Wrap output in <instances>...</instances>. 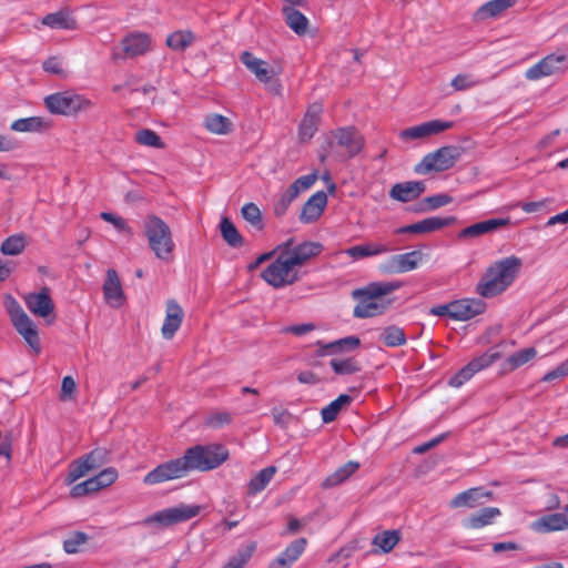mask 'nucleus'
<instances>
[{
    "mask_svg": "<svg viewBox=\"0 0 568 568\" xmlns=\"http://www.w3.org/2000/svg\"><path fill=\"white\" fill-rule=\"evenodd\" d=\"M327 204V195L324 191L314 193L303 205L300 220L303 223H312L320 219Z\"/></svg>",
    "mask_w": 568,
    "mask_h": 568,
    "instance_id": "nucleus-29",
    "label": "nucleus"
},
{
    "mask_svg": "<svg viewBox=\"0 0 568 568\" xmlns=\"http://www.w3.org/2000/svg\"><path fill=\"white\" fill-rule=\"evenodd\" d=\"M361 345V339L357 336L351 335L344 338L336 339L323 346L325 354H338L343 352L354 351Z\"/></svg>",
    "mask_w": 568,
    "mask_h": 568,
    "instance_id": "nucleus-42",
    "label": "nucleus"
},
{
    "mask_svg": "<svg viewBox=\"0 0 568 568\" xmlns=\"http://www.w3.org/2000/svg\"><path fill=\"white\" fill-rule=\"evenodd\" d=\"M221 234L224 241L232 247H240L243 245V237L235 227V225L227 219L223 217L220 224Z\"/></svg>",
    "mask_w": 568,
    "mask_h": 568,
    "instance_id": "nucleus-46",
    "label": "nucleus"
},
{
    "mask_svg": "<svg viewBox=\"0 0 568 568\" xmlns=\"http://www.w3.org/2000/svg\"><path fill=\"white\" fill-rule=\"evenodd\" d=\"M277 250H283L287 256L294 262L300 268L308 260L317 256L323 251V245L318 242H303L293 246V240L290 239L286 242L277 246Z\"/></svg>",
    "mask_w": 568,
    "mask_h": 568,
    "instance_id": "nucleus-13",
    "label": "nucleus"
},
{
    "mask_svg": "<svg viewBox=\"0 0 568 568\" xmlns=\"http://www.w3.org/2000/svg\"><path fill=\"white\" fill-rule=\"evenodd\" d=\"M116 478L118 471L113 467L105 468L87 480L74 485L70 490V495L74 498L83 497L112 485Z\"/></svg>",
    "mask_w": 568,
    "mask_h": 568,
    "instance_id": "nucleus-12",
    "label": "nucleus"
},
{
    "mask_svg": "<svg viewBox=\"0 0 568 568\" xmlns=\"http://www.w3.org/2000/svg\"><path fill=\"white\" fill-rule=\"evenodd\" d=\"M320 112L321 108L317 105H313L305 113L298 128V135L301 141H310L316 133L320 121Z\"/></svg>",
    "mask_w": 568,
    "mask_h": 568,
    "instance_id": "nucleus-33",
    "label": "nucleus"
},
{
    "mask_svg": "<svg viewBox=\"0 0 568 568\" xmlns=\"http://www.w3.org/2000/svg\"><path fill=\"white\" fill-rule=\"evenodd\" d=\"M275 473H276V467H274V466H268V467L262 469L261 471H258L251 479V481L248 484V490H247L248 494L255 495V494L262 491L267 486L270 480L273 478Z\"/></svg>",
    "mask_w": 568,
    "mask_h": 568,
    "instance_id": "nucleus-45",
    "label": "nucleus"
},
{
    "mask_svg": "<svg viewBox=\"0 0 568 568\" xmlns=\"http://www.w3.org/2000/svg\"><path fill=\"white\" fill-rule=\"evenodd\" d=\"M475 374L476 373L473 372V368L469 366V364H467L449 378L448 385L452 387H460L466 382H468Z\"/></svg>",
    "mask_w": 568,
    "mask_h": 568,
    "instance_id": "nucleus-58",
    "label": "nucleus"
},
{
    "mask_svg": "<svg viewBox=\"0 0 568 568\" xmlns=\"http://www.w3.org/2000/svg\"><path fill=\"white\" fill-rule=\"evenodd\" d=\"M462 155V149L456 145L443 146L435 152L426 154L415 166L418 174H427L432 171L442 172L455 165Z\"/></svg>",
    "mask_w": 568,
    "mask_h": 568,
    "instance_id": "nucleus-8",
    "label": "nucleus"
},
{
    "mask_svg": "<svg viewBox=\"0 0 568 568\" xmlns=\"http://www.w3.org/2000/svg\"><path fill=\"white\" fill-rule=\"evenodd\" d=\"M537 355V349L535 347H527L519 349L514 353L506 359V366L508 371H515L524 364L528 363Z\"/></svg>",
    "mask_w": 568,
    "mask_h": 568,
    "instance_id": "nucleus-47",
    "label": "nucleus"
},
{
    "mask_svg": "<svg viewBox=\"0 0 568 568\" xmlns=\"http://www.w3.org/2000/svg\"><path fill=\"white\" fill-rule=\"evenodd\" d=\"M402 286L400 282H373L363 288L353 292L357 300L353 315L356 318H369L382 315L390 305L392 301H384L383 297L395 292Z\"/></svg>",
    "mask_w": 568,
    "mask_h": 568,
    "instance_id": "nucleus-2",
    "label": "nucleus"
},
{
    "mask_svg": "<svg viewBox=\"0 0 568 568\" xmlns=\"http://www.w3.org/2000/svg\"><path fill=\"white\" fill-rule=\"evenodd\" d=\"M256 549V544L251 542L244 549H241L229 559L222 568H243L253 556Z\"/></svg>",
    "mask_w": 568,
    "mask_h": 568,
    "instance_id": "nucleus-50",
    "label": "nucleus"
},
{
    "mask_svg": "<svg viewBox=\"0 0 568 568\" xmlns=\"http://www.w3.org/2000/svg\"><path fill=\"white\" fill-rule=\"evenodd\" d=\"M510 224L509 217L490 219L471 224L458 233V239H475Z\"/></svg>",
    "mask_w": 568,
    "mask_h": 568,
    "instance_id": "nucleus-26",
    "label": "nucleus"
},
{
    "mask_svg": "<svg viewBox=\"0 0 568 568\" xmlns=\"http://www.w3.org/2000/svg\"><path fill=\"white\" fill-rule=\"evenodd\" d=\"M184 317L183 308L175 300L166 302V314L161 328L162 335L165 339H171L179 331Z\"/></svg>",
    "mask_w": 568,
    "mask_h": 568,
    "instance_id": "nucleus-25",
    "label": "nucleus"
},
{
    "mask_svg": "<svg viewBox=\"0 0 568 568\" xmlns=\"http://www.w3.org/2000/svg\"><path fill=\"white\" fill-rule=\"evenodd\" d=\"M329 365L337 375H352L362 371L361 363L353 356L332 358Z\"/></svg>",
    "mask_w": 568,
    "mask_h": 568,
    "instance_id": "nucleus-39",
    "label": "nucleus"
},
{
    "mask_svg": "<svg viewBox=\"0 0 568 568\" xmlns=\"http://www.w3.org/2000/svg\"><path fill=\"white\" fill-rule=\"evenodd\" d=\"M100 217L103 221L111 223L119 232H124L128 235L133 234L132 227L128 224V222L123 217L115 215L113 213H110V212H102L100 214Z\"/></svg>",
    "mask_w": 568,
    "mask_h": 568,
    "instance_id": "nucleus-56",
    "label": "nucleus"
},
{
    "mask_svg": "<svg viewBox=\"0 0 568 568\" xmlns=\"http://www.w3.org/2000/svg\"><path fill=\"white\" fill-rule=\"evenodd\" d=\"M501 515L497 507H486L479 511L469 515L463 520L462 525L465 529H480L483 527L493 525L495 519Z\"/></svg>",
    "mask_w": 568,
    "mask_h": 568,
    "instance_id": "nucleus-31",
    "label": "nucleus"
},
{
    "mask_svg": "<svg viewBox=\"0 0 568 568\" xmlns=\"http://www.w3.org/2000/svg\"><path fill=\"white\" fill-rule=\"evenodd\" d=\"M423 261V253L420 251H410L403 254L390 256L384 265V270L388 273H406L416 270Z\"/></svg>",
    "mask_w": 568,
    "mask_h": 568,
    "instance_id": "nucleus-19",
    "label": "nucleus"
},
{
    "mask_svg": "<svg viewBox=\"0 0 568 568\" xmlns=\"http://www.w3.org/2000/svg\"><path fill=\"white\" fill-rule=\"evenodd\" d=\"M75 382L71 376H64L61 384V394L60 399L65 400L71 398L72 394L75 390Z\"/></svg>",
    "mask_w": 568,
    "mask_h": 568,
    "instance_id": "nucleus-63",
    "label": "nucleus"
},
{
    "mask_svg": "<svg viewBox=\"0 0 568 568\" xmlns=\"http://www.w3.org/2000/svg\"><path fill=\"white\" fill-rule=\"evenodd\" d=\"M338 146L345 149L348 158L357 155L364 146V138L354 128H341L333 133Z\"/></svg>",
    "mask_w": 568,
    "mask_h": 568,
    "instance_id": "nucleus-22",
    "label": "nucleus"
},
{
    "mask_svg": "<svg viewBox=\"0 0 568 568\" xmlns=\"http://www.w3.org/2000/svg\"><path fill=\"white\" fill-rule=\"evenodd\" d=\"M12 325L17 332L23 337L27 344L38 354L40 352V339L38 328L33 321L28 316L23 308L12 301L9 308Z\"/></svg>",
    "mask_w": 568,
    "mask_h": 568,
    "instance_id": "nucleus-9",
    "label": "nucleus"
},
{
    "mask_svg": "<svg viewBox=\"0 0 568 568\" xmlns=\"http://www.w3.org/2000/svg\"><path fill=\"white\" fill-rule=\"evenodd\" d=\"M229 457V450L222 444L195 445L173 462H226Z\"/></svg>",
    "mask_w": 568,
    "mask_h": 568,
    "instance_id": "nucleus-11",
    "label": "nucleus"
},
{
    "mask_svg": "<svg viewBox=\"0 0 568 568\" xmlns=\"http://www.w3.org/2000/svg\"><path fill=\"white\" fill-rule=\"evenodd\" d=\"M361 464H343L333 474L328 475L322 483V488L328 489L341 485L352 477Z\"/></svg>",
    "mask_w": 568,
    "mask_h": 568,
    "instance_id": "nucleus-37",
    "label": "nucleus"
},
{
    "mask_svg": "<svg viewBox=\"0 0 568 568\" xmlns=\"http://www.w3.org/2000/svg\"><path fill=\"white\" fill-rule=\"evenodd\" d=\"M204 126L211 133L225 135L231 132L232 122L224 115L209 114L205 116Z\"/></svg>",
    "mask_w": 568,
    "mask_h": 568,
    "instance_id": "nucleus-40",
    "label": "nucleus"
},
{
    "mask_svg": "<svg viewBox=\"0 0 568 568\" xmlns=\"http://www.w3.org/2000/svg\"><path fill=\"white\" fill-rule=\"evenodd\" d=\"M379 339L387 347H398L406 344V334L403 328L396 325L386 326L379 336Z\"/></svg>",
    "mask_w": 568,
    "mask_h": 568,
    "instance_id": "nucleus-41",
    "label": "nucleus"
},
{
    "mask_svg": "<svg viewBox=\"0 0 568 568\" xmlns=\"http://www.w3.org/2000/svg\"><path fill=\"white\" fill-rule=\"evenodd\" d=\"M42 23L52 29L61 30H75L78 27L77 20L64 10L47 14L42 19Z\"/></svg>",
    "mask_w": 568,
    "mask_h": 568,
    "instance_id": "nucleus-36",
    "label": "nucleus"
},
{
    "mask_svg": "<svg viewBox=\"0 0 568 568\" xmlns=\"http://www.w3.org/2000/svg\"><path fill=\"white\" fill-rule=\"evenodd\" d=\"M26 247V239L22 234H14L7 237L0 247V251L4 255H18Z\"/></svg>",
    "mask_w": 568,
    "mask_h": 568,
    "instance_id": "nucleus-49",
    "label": "nucleus"
},
{
    "mask_svg": "<svg viewBox=\"0 0 568 568\" xmlns=\"http://www.w3.org/2000/svg\"><path fill=\"white\" fill-rule=\"evenodd\" d=\"M123 55L121 58H135L145 54L151 48V38L143 32H132L125 36L122 41Z\"/></svg>",
    "mask_w": 568,
    "mask_h": 568,
    "instance_id": "nucleus-23",
    "label": "nucleus"
},
{
    "mask_svg": "<svg viewBox=\"0 0 568 568\" xmlns=\"http://www.w3.org/2000/svg\"><path fill=\"white\" fill-rule=\"evenodd\" d=\"M102 291L105 303L111 307L119 308L124 304L125 295L115 270L110 268L106 271Z\"/></svg>",
    "mask_w": 568,
    "mask_h": 568,
    "instance_id": "nucleus-18",
    "label": "nucleus"
},
{
    "mask_svg": "<svg viewBox=\"0 0 568 568\" xmlns=\"http://www.w3.org/2000/svg\"><path fill=\"white\" fill-rule=\"evenodd\" d=\"M393 251V247L384 243H367L348 247L345 252L349 257L359 260L364 257L375 256Z\"/></svg>",
    "mask_w": 568,
    "mask_h": 568,
    "instance_id": "nucleus-34",
    "label": "nucleus"
},
{
    "mask_svg": "<svg viewBox=\"0 0 568 568\" xmlns=\"http://www.w3.org/2000/svg\"><path fill=\"white\" fill-rule=\"evenodd\" d=\"M501 357V354L497 351L489 349L484 354L473 358L468 364L473 368V372L479 373L483 369L491 366L496 361Z\"/></svg>",
    "mask_w": 568,
    "mask_h": 568,
    "instance_id": "nucleus-48",
    "label": "nucleus"
},
{
    "mask_svg": "<svg viewBox=\"0 0 568 568\" xmlns=\"http://www.w3.org/2000/svg\"><path fill=\"white\" fill-rule=\"evenodd\" d=\"M402 539L399 530H384L376 534L372 539V554H388L390 552Z\"/></svg>",
    "mask_w": 568,
    "mask_h": 568,
    "instance_id": "nucleus-32",
    "label": "nucleus"
},
{
    "mask_svg": "<svg viewBox=\"0 0 568 568\" xmlns=\"http://www.w3.org/2000/svg\"><path fill=\"white\" fill-rule=\"evenodd\" d=\"M220 464H159L156 468L150 471L143 479L148 485L160 484L163 481L185 477L190 471H209Z\"/></svg>",
    "mask_w": 568,
    "mask_h": 568,
    "instance_id": "nucleus-7",
    "label": "nucleus"
},
{
    "mask_svg": "<svg viewBox=\"0 0 568 568\" xmlns=\"http://www.w3.org/2000/svg\"><path fill=\"white\" fill-rule=\"evenodd\" d=\"M24 303L27 308L36 316L47 318L54 310L52 298L49 290L43 287L38 293H29L24 296Z\"/></svg>",
    "mask_w": 568,
    "mask_h": 568,
    "instance_id": "nucleus-20",
    "label": "nucleus"
},
{
    "mask_svg": "<svg viewBox=\"0 0 568 568\" xmlns=\"http://www.w3.org/2000/svg\"><path fill=\"white\" fill-rule=\"evenodd\" d=\"M286 24L298 36L307 32L308 19L295 6H285L282 9Z\"/></svg>",
    "mask_w": 568,
    "mask_h": 568,
    "instance_id": "nucleus-35",
    "label": "nucleus"
},
{
    "mask_svg": "<svg viewBox=\"0 0 568 568\" xmlns=\"http://www.w3.org/2000/svg\"><path fill=\"white\" fill-rule=\"evenodd\" d=\"M456 221L455 216H429L422 221H418L416 223L402 226L397 230H395L396 234H427L432 233L438 230H442L443 227L452 225Z\"/></svg>",
    "mask_w": 568,
    "mask_h": 568,
    "instance_id": "nucleus-17",
    "label": "nucleus"
},
{
    "mask_svg": "<svg viewBox=\"0 0 568 568\" xmlns=\"http://www.w3.org/2000/svg\"><path fill=\"white\" fill-rule=\"evenodd\" d=\"M516 0H490L480 6L474 13L476 22H483L499 17L507 9L511 8Z\"/></svg>",
    "mask_w": 568,
    "mask_h": 568,
    "instance_id": "nucleus-30",
    "label": "nucleus"
},
{
    "mask_svg": "<svg viewBox=\"0 0 568 568\" xmlns=\"http://www.w3.org/2000/svg\"><path fill=\"white\" fill-rule=\"evenodd\" d=\"M135 141L139 144L146 145V146H153V148H162L163 142L160 138V135L150 129H142L136 132L135 134Z\"/></svg>",
    "mask_w": 568,
    "mask_h": 568,
    "instance_id": "nucleus-53",
    "label": "nucleus"
},
{
    "mask_svg": "<svg viewBox=\"0 0 568 568\" xmlns=\"http://www.w3.org/2000/svg\"><path fill=\"white\" fill-rule=\"evenodd\" d=\"M201 509L202 507L199 505L180 504L149 516L145 518L144 523L146 525L159 524L161 526H171L196 517L201 513Z\"/></svg>",
    "mask_w": 568,
    "mask_h": 568,
    "instance_id": "nucleus-10",
    "label": "nucleus"
},
{
    "mask_svg": "<svg viewBox=\"0 0 568 568\" xmlns=\"http://www.w3.org/2000/svg\"><path fill=\"white\" fill-rule=\"evenodd\" d=\"M352 397L346 394H341L336 399L331 402L321 410L322 419L324 423H331L336 419L342 407L351 404Z\"/></svg>",
    "mask_w": 568,
    "mask_h": 568,
    "instance_id": "nucleus-44",
    "label": "nucleus"
},
{
    "mask_svg": "<svg viewBox=\"0 0 568 568\" xmlns=\"http://www.w3.org/2000/svg\"><path fill=\"white\" fill-rule=\"evenodd\" d=\"M307 546V539L302 537L292 541L281 554L291 562L294 564L303 555Z\"/></svg>",
    "mask_w": 568,
    "mask_h": 568,
    "instance_id": "nucleus-52",
    "label": "nucleus"
},
{
    "mask_svg": "<svg viewBox=\"0 0 568 568\" xmlns=\"http://www.w3.org/2000/svg\"><path fill=\"white\" fill-rule=\"evenodd\" d=\"M493 494L484 491L480 487L467 489L457 494L449 503L450 508H475L484 503V499H490Z\"/></svg>",
    "mask_w": 568,
    "mask_h": 568,
    "instance_id": "nucleus-27",
    "label": "nucleus"
},
{
    "mask_svg": "<svg viewBox=\"0 0 568 568\" xmlns=\"http://www.w3.org/2000/svg\"><path fill=\"white\" fill-rule=\"evenodd\" d=\"M106 459H111V457L109 456V452L105 448H97V449L92 450L91 453H89L84 456H81L75 462L89 463V462H104Z\"/></svg>",
    "mask_w": 568,
    "mask_h": 568,
    "instance_id": "nucleus-60",
    "label": "nucleus"
},
{
    "mask_svg": "<svg viewBox=\"0 0 568 568\" xmlns=\"http://www.w3.org/2000/svg\"><path fill=\"white\" fill-rule=\"evenodd\" d=\"M232 422V415L229 412H216L206 418V425L213 428H221Z\"/></svg>",
    "mask_w": 568,
    "mask_h": 568,
    "instance_id": "nucleus-59",
    "label": "nucleus"
},
{
    "mask_svg": "<svg viewBox=\"0 0 568 568\" xmlns=\"http://www.w3.org/2000/svg\"><path fill=\"white\" fill-rule=\"evenodd\" d=\"M531 530L539 534H549L568 529L567 513H555L539 517L530 525Z\"/></svg>",
    "mask_w": 568,
    "mask_h": 568,
    "instance_id": "nucleus-24",
    "label": "nucleus"
},
{
    "mask_svg": "<svg viewBox=\"0 0 568 568\" xmlns=\"http://www.w3.org/2000/svg\"><path fill=\"white\" fill-rule=\"evenodd\" d=\"M277 250H283L287 256L294 262L300 268L308 260L317 256L323 251V245L318 242H303L293 246V240L290 239L286 242L277 246Z\"/></svg>",
    "mask_w": 568,
    "mask_h": 568,
    "instance_id": "nucleus-14",
    "label": "nucleus"
},
{
    "mask_svg": "<svg viewBox=\"0 0 568 568\" xmlns=\"http://www.w3.org/2000/svg\"><path fill=\"white\" fill-rule=\"evenodd\" d=\"M566 55L564 54H548L539 62L527 69L525 77L528 80L536 81L545 77H549L565 69Z\"/></svg>",
    "mask_w": 568,
    "mask_h": 568,
    "instance_id": "nucleus-16",
    "label": "nucleus"
},
{
    "mask_svg": "<svg viewBox=\"0 0 568 568\" xmlns=\"http://www.w3.org/2000/svg\"><path fill=\"white\" fill-rule=\"evenodd\" d=\"M568 375V359L560 365H558L556 368L549 371L546 373L542 377L544 382H551L556 378H561Z\"/></svg>",
    "mask_w": 568,
    "mask_h": 568,
    "instance_id": "nucleus-62",
    "label": "nucleus"
},
{
    "mask_svg": "<svg viewBox=\"0 0 568 568\" xmlns=\"http://www.w3.org/2000/svg\"><path fill=\"white\" fill-rule=\"evenodd\" d=\"M276 260L271 263L262 273V277L273 287L281 288L302 278L300 268L287 256L285 251L277 250Z\"/></svg>",
    "mask_w": 568,
    "mask_h": 568,
    "instance_id": "nucleus-4",
    "label": "nucleus"
},
{
    "mask_svg": "<svg viewBox=\"0 0 568 568\" xmlns=\"http://www.w3.org/2000/svg\"><path fill=\"white\" fill-rule=\"evenodd\" d=\"M89 536L83 531H73L63 540V550L67 554H77L87 544Z\"/></svg>",
    "mask_w": 568,
    "mask_h": 568,
    "instance_id": "nucleus-51",
    "label": "nucleus"
},
{
    "mask_svg": "<svg viewBox=\"0 0 568 568\" xmlns=\"http://www.w3.org/2000/svg\"><path fill=\"white\" fill-rule=\"evenodd\" d=\"M454 126L453 121L432 120L428 122L420 123L402 130L399 132V139L404 142L414 140H422L430 135L438 134Z\"/></svg>",
    "mask_w": 568,
    "mask_h": 568,
    "instance_id": "nucleus-15",
    "label": "nucleus"
},
{
    "mask_svg": "<svg viewBox=\"0 0 568 568\" xmlns=\"http://www.w3.org/2000/svg\"><path fill=\"white\" fill-rule=\"evenodd\" d=\"M521 265V260L514 255L496 261L476 284V293L484 298L501 294L513 284Z\"/></svg>",
    "mask_w": 568,
    "mask_h": 568,
    "instance_id": "nucleus-1",
    "label": "nucleus"
},
{
    "mask_svg": "<svg viewBox=\"0 0 568 568\" xmlns=\"http://www.w3.org/2000/svg\"><path fill=\"white\" fill-rule=\"evenodd\" d=\"M486 310V303L481 298H459L453 301V320L466 322Z\"/></svg>",
    "mask_w": 568,
    "mask_h": 568,
    "instance_id": "nucleus-21",
    "label": "nucleus"
},
{
    "mask_svg": "<svg viewBox=\"0 0 568 568\" xmlns=\"http://www.w3.org/2000/svg\"><path fill=\"white\" fill-rule=\"evenodd\" d=\"M425 192V183L422 181H406L396 183L389 191L393 200L406 203L417 199Z\"/></svg>",
    "mask_w": 568,
    "mask_h": 568,
    "instance_id": "nucleus-28",
    "label": "nucleus"
},
{
    "mask_svg": "<svg viewBox=\"0 0 568 568\" xmlns=\"http://www.w3.org/2000/svg\"><path fill=\"white\" fill-rule=\"evenodd\" d=\"M143 230L154 255L162 261H171L175 244L168 223L155 214H149L143 221Z\"/></svg>",
    "mask_w": 568,
    "mask_h": 568,
    "instance_id": "nucleus-3",
    "label": "nucleus"
},
{
    "mask_svg": "<svg viewBox=\"0 0 568 568\" xmlns=\"http://www.w3.org/2000/svg\"><path fill=\"white\" fill-rule=\"evenodd\" d=\"M480 81L475 79L471 74L459 73L452 79L450 87L454 91H466L477 87Z\"/></svg>",
    "mask_w": 568,
    "mask_h": 568,
    "instance_id": "nucleus-54",
    "label": "nucleus"
},
{
    "mask_svg": "<svg viewBox=\"0 0 568 568\" xmlns=\"http://www.w3.org/2000/svg\"><path fill=\"white\" fill-rule=\"evenodd\" d=\"M452 201L453 197L444 193L427 196L423 200V205L425 206L420 207V211H433L449 204Z\"/></svg>",
    "mask_w": 568,
    "mask_h": 568,
    "instance_id": "nucleus-55",
    "label": "nucleus"
},
{
    "mask_svg": "<svg viewBox=\"0 0 568 568\" xmlns=\"http://www.w3.org/2000/svg\"><path fill=\"white\" fill-rule=\"evenodd\" d=\"M93 465L94 464H78L77 467L69 473L65 479L67 484H72L85 476L93 468Z\"/></svg>",
    "mask_w": 568,
    "mask_h": 568,
    "instance_id": "nucleus-61",
    "label": "nucleus"
},
{
    "mask_svg": "<svg viewBox=\"0 0 568 568\" xmlns=\"http://www.w3.org/2000/svg\"><path fill=\"white\" fill-rule=\"evenodd\" d=\"M195 41V36L190 30H179L172 32L166 38V45L174 51H184Z\"/></svg>",
    "mask_w": 568,
    "mask_h": 568,
    "instance_id": "nucleus-38",
    "label": "nucleus"
},
{
    "mask_svg": "<svg viewBox=\"0 0 568 568\" xmlns=\"http://www.w3.org/2000/svg\"><path fill=\"white\" fill-rule=\"evenodd\" d=\"M241 62L245 68L255 75V78L264 83L267 90L274 95L282 94V84L277 77L281 74L282 69H275L268 62L255 57L250 51H243L240 55Z\"/></svg>",
    "mask_w": 568,
    "mask_h": 568,
    "instance_id": "nucleus-5",
    "label": "nucleus"
},
{
    "mask_svg": "<svg viewBox=\"0 0 568 568\" xmlns=\"http://www.w3.org/2000/svg\"><path fill=\"white\" fill-rule=\"evenodd\" d=\"M317 180L316 173L306 174L300 176L294 181V184L297 185L301 192L308 190Z\"/></svg>",
    "mask_w": 568,
    "mask_h": 568,
    "instance_id": "nucleus-64",
    "label": "nucleus"
},
{
    "mask_svg": "<svg viewBox=\"0 0 568 568\" xmlns=\"http://www.w3.org/2000/svg\"><path fill=\"white\" fill-rule=\"evenodd\" d=\"M243 217L252 225L262 229L261 211L254 203H247L242 207Z\"/></svg>",
    "mask_w": 568,
    "mask_h": 568,
    "instance_id": "nucleus-57",
    "label": "nucleus"
},
{
    "mask_svg": "<svg viewBox=\"0 0 568 568\" xmlns=\"http://www.w3.org/2000/svg\"><path fill=\"white\" fill-rule=\"evenodd\" d=\"M47 126V122L41 116L22 118L13 121L10 129L16 132H39Z\"/></svg>",
    "mask_w": 568,
    "mask_h": 568,
    "instance_id": "nucleus-43",
    "label": "nucleus"
},
{
    "mask_svg": "<svg viewBox=\"0 0 568 568\" xmlns=\"http://www.w3.org/2000/svg\"><path fill=\"white\" fill-rule=\"evenodd\" d=\"M44 104L52 114L75 115L92 108V102L85 97L71 92H57L44 98Z\"/></svg>",
    "mask_w": 568,
    "mask_h": 568,
    "instance_id": "nucleus-6",
    "label": "nucleus"
}]
</instances>
